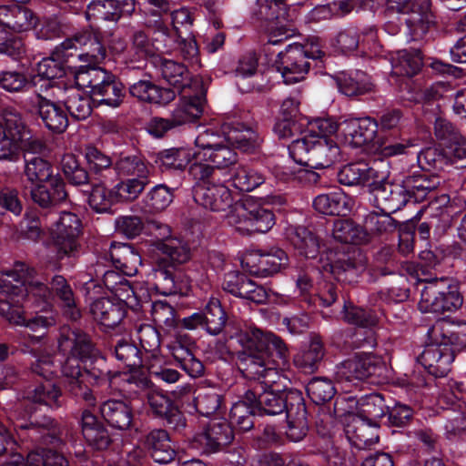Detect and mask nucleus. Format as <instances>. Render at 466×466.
Here are the masks:
<instances>
[{
    "mask_svg": "<svg viewBox=\"0 0 466 466\" xmlns=\"http://www.w3.org/2000/svg\"><path fill=\"white\" fill-rule=\"evenodd\" d=\"M151 317L154 323L170 337L178 339L180 324L177 322L174 308L163 300H157L151 305Z\"/></svg>",
    "mask_w": 466,
    "mask_h": 466,
    "instance_id": "obj_39",
    "label": "nucleus"
},
{
    "mask_svg": "<svg viewBox=\"0 0 466 466\" xmlns=\"http://www.w3.org/2000/svg\"><path fill=\"white\" fill-rule=\"evenodd\" d=\"M366 265L362 256L354 250L350 256L338 258L330 265V272L339 281L352 283L355 282L365 270Z\"/></svg>",
    "mask_w": 466,
    "mask_h": 466,
    "instance_id": "obj_35",
    "label": "nucleus"
},
{
    "mask_svg": "<svg viewBox=\"0 0 466 466\" xmlns=\"http://www.w3.org/2000/svg\"><path fill=\"white\" fill-rule=\"evenodd\" d=\"M90 207L97 213L108 211L112 205L118 203L114 187L106 188L103 184H96L92 187L88 197Z\"/></svg>",
    "mask_w": 466,
    "mask_h": 466,
    "instance_id": "obj_63",
    "label": "nucleus"
},
{
    "mask_svg": "<svg viewBox=\"0 0 466 466\" xmlns=\"http://www.w3.org/2000/svg\"><path fill=\"white\" fill-rule=\"evenodd\" d=\"M383 177V173H380L374 167H370L364 162L347 165L339 173V179L341 184L347 186L362 185L371 189Z\"/></svg>",
    "mask_w": 466,
    "mask_h": 466,
    "instance_id": "obj_28",
    "label": "nucleus"
},
{
    "mask_svg": "<svg viewBox=\"0 0 466 466\" xmlns=\"http://www.w3.org/2000/svg\"><path fill=\"white\" fill-rule=\"evenodd\" d=\"M227 223L241 234L265 233L274 226L275 217L270 210L245 199L227 215Z\"/></svg>",
    "mask_w": 466,
    "mask_h": 466,
    "instance_id": "obj_12",
    "label": "nucleus"
},
{
    "mask_svg": "<svg viewBox=\"0 0 466 466\" xmlns=\"http://www.w3.org/2000/svg\"><path fill=\"white\" fill-rule=\"evenodd\" d=\"M205 329L210 335L219 334L227 321L224 309L217 298H210L203 312Z\"/></svg>",
    "mask_w": 466,
    "mask_h": 466,
    "instance_id": "obj_56",
    "label": "nucleus"
},
{
    "mask_svg": "<svg viewBox=\"0 0 466 466\" xmlns=\"http://www.w3.org/2000/svg\"><path fill=\"white\" fill-rule=\"evenodd\" d=\"M159 70L164 79L174 87L179 89L187 85L188 72L183 64L163 59Z\"/></svg>",
    "mask_w": 466,
    "mask_h": 466,
    "instance_id": "obj_62",
    "label": "nucleus"
},
{
    "mask_svg": "<svg viewBox=\"0 0 466 466\" xmlns=\"http://www.w3.org/2000/svg\"><path fill=\"white\" fill-rule=\"evenodd\" d=\"M313 206L319 213L328 216L345 215L349 211L347 197L339 190L317 196Z\"/></svg>",
    "mask_w": 466,
    "mask_h": 466,
    "instance_id": "obj_49",
    "label": "nucleus"
},
{
    "mask_svg": "<svg viewBox=\"0 0 466 466\" xmlns=\"http://www.w3.org/2000/svg\"><path fill=\"white\" fill-rule=\"evenodd\" d=\"M422 66L420 53L417 49L400 50L391 58L392 73L396 76H412Z\"/></svg>",
    "mask_w": 466,
    "mask_h": 466,
    "instance_id": "obj_46",
    "label": "nucleus"
},
{
    "mask_svg": "<svg viewBox=\"0 0 466 466\" xmlns=\"http://www.w3.org/2000/svg\"><path fill=\"white\" fill-rule=\"evenodd\" d=\"M342 125L344 143L352 147H360L371 142L379 128L377 121L370 117L350 118Z\"/></svg>",
    "mask_w": 466,
    "mask_h": 466,
    "instance_id": "obj_24",
    "label": "nucleus"
},
{
    "mask_svg": "<svg viewBox=\"0 0 466 466\" xmlns=\"http://www.w3.org/2000/svg\"><path fill=\"white\" fill-rule=\"evenodd\" d=\"M90 313L93 319L105 329L116 327L126 316V308L122 302H116L115 299L101 298L90 305Z\"/></svg>",
    "mask_w": 466,
    "mask_h": 466,
    "instance_id": "obj_26",
    "label": "nucleus"
},
{
    "mask_svg": "<svg viewBox=\"0 0 466 466\" xmlns=\"http://www.w3.org/2000/svg\"><path fill=\"white\" fill-rule=\"evenodd\" d=\"M3 466H68V461L62 454L52 450L44 451L43 453L31 452L26 461L20 453L12 451Z\"/></svg>",
    "mask_w": 466,
    "mask_h": 466,
    "instance_id": "obj_34",
    "label": "nucleus"
},
{
    "mask_svg": "<svg viewBox=\"0 0 466 466\" xmlns=\"http://www.w3.org/2000/svg\"><path fill=\"white\" fill-rule=\"evenodd\" d=\"M108 72L96 66H80L75 74V83L79 90L88 89L92 96L94 90L96 89L106 79L109 77Z\"/></svg>",
    "mask_w": 466,
    "mask_h": 466,
    "instance_id": "obj_53",
    "label": "nucleus"
},
{
    "mask_svg": "<svg viewBox=\"0 0 466 466\" xmlns=\"http://www.w3.org/2000/svg\"><path fill=\"white\" fill-rule=\"evenodd\" d=\"M233 439V430L228 420L224 418H214L195 437V441L205 452L213 453L228 445Z\"/></svg>",
    "mask_w": 466,
    "mask_h": 466,
    "instance_id": "obj_19",
    "label": "nucleus"
},
{
    "mask_svg": "<svg viewBox=\"0 0 466 466\" xmlns=\"http://www.w3.org/2000/svg\"><path fill=\"white\" fill-rule=\"evenodd\" d=\"M135 11V0H96L86 9V19L117 21L121 15H130Z\"/></svg>",
    "mask_w": 466,
    "mask_h": 466,
    "instance_id": "obj_23",
    "label": "nucleus"
},
{
    "mask_svg": "<svg viewBox=\"0 0 466 466\" xmlns=\"http://www.w3.org/2000/svg\"><path fill=\"white\" fill-rule=\"evenodd\" d=\"M173 199L174 188L158 184L146 194L144 202L149 212H161L173 202Z\"/></svg>",
    "mask_w": 466,
    "mask_h": 466,
    "instance_id": "obj_58",
    "label": "nucleus"
},
{
    "mask_svg": "<svg viewBox=\"0 0 466 466\" xmlns=\"http://www.w3.org/2000/svg\"><path fill=\"white\" fill-rule=\"evenodd\" d=\"M339 130L338 122L332 117H319L308 124V130L301 137H314L319 140H334L332 136Z\"/></svg>",
    "mask_w": 466,
    "mask_h": 466,
    "instance_id": "obj_64",
    "label": "nucleus"
},
{
    "mask_svg": "<svg viewBox=\"0 0 466 466\" xmlns=\"http://www.w3.org/2000/svg\"><path fill=\"white\" fill-rule=\"evenodd\" d=\"M24 175L31 184V198L38 206L50 208L66 199L65 182L47 160L35 156L25 157Z\"/></svg>",
    "mask_w": 466,
    "mask_h": 466,
    "instance_id": "obj_4",
    "label": "nucleus"
},
{
    "mask_svg": "<svg viewBox=\"0 0 466 466\" xmlns=\"http://www.w3.org/2000/svg\"><path fill=\"white\" fill-rule=\"evenodd\" d=\"M131 96L137 99L155 104H165L173 99L174 94L161 88L149 80H139L129 87Z\"/></svg>",
    "mask_w": 466,
    "mask_h": 466,
    "instance_id": "obj_44",
    "label": "nucleus"
},
{
    "mask_svg": "<svg viewBox=\"0 0 466 466\" xmlns=\"http://www.w3.org/2000/svg\"><path fill=\"white\" fill-rule=\"evenodd\" d=\"M66 94L64 104L73 118L84 120L91 115L92 106L88 96L76 87L66 89Z\"/></svg>",
    "mask_w": 466,
    "mask_h": 466,
    "instance_id": "obj_51",
    "label": "nucleus"
},
{
    "mask_svg": "<svg viewBox=\"0 0 466 466\" xmlns=\"http://www.w3.org/2000/svg\"><path fill=\"white\" fill-rule=\"evenodd\" d=\"M378 422L346 416L345 434L349 441L358 449H366L378 442Z\"/></svg>",
    "mask_w": 466,
    "mask_h": 466,
    "instance_id": "obj_25",
    "label": "nucleus"
},
{
    "mask_svg": "<svg viewBox=\"0 0 466 466\" xmlns=\"http://www.w3.org/2000/svg\"><path fill=\"white\" fill-rule=\"evenodd\" d=\"M119 390L125 394L147 397L152 411L158 416L166 415L171 405L170 400L163 393L150 387L147 379L137 380L134 376L121 379Z\"/></svg>",
    "mask_w": 466,
    "mask_h": 466,
    "instance_id": "obj_20",
    "label": "nucleus"
},
{
    "mask_svg": "<svg viewBox=\"0 0 466 466\" xmlns=\"http://www.w3.org/2000/svg\"><path fill=\"white\" fill-rule=\"evenodd\" d=\"M288 264V256L282 249H277L268 254L259 255L257 268L250 269L254 274L268 276L277 273Z\"/></svg>",
    "mask_w": 466,
    "mask_h": 466,
    "instance_id": "obj_61",
    "label": "nucleus"
},
{
    "mask_svg": "<svg viewBox=\"0 0 466 466\" xmlns=\"http://www.w3.org/2000/svg\"><path fill=\"white\" fill-rule=\"evenodd\" d=\"M333 238L341 243L360 245L369 242L370 234L349 219H337L333 224Z\"/></svg>",
    "mask_w": 466,
    "mask_h": 466,
    "instance_id": "obj_45",
    "label": "nucleus"
},
{
    "mask_svg": "<svg viewBox=\"0 0 466 466\" xmlns=\"http://www.w3.org/2000/svg\"><path fill=\"white\" fill-rule=\"evenodd\" d=\"M58 58L76 57L81 62L95 65L106 56V49L96 33L86 30L68 37L55 48Z\"/></svg>",
    "mask_w": 466,
    "mask_h": 466,
    "instance_id": "obj_13",
    "label": "nucleus"
},
{
    "mask_svg": "<svg viewBox=\"0 0 466 466\" xmlns=\"http://www.w3.org/2000/svg\"><path fill=\"white\" fill-rule=\"evenodd\" d=\"M27 135L21 116L12 110L5 111L0 122V160L16 161Z\"/></svg>",
    "mask_w": 466,
    "mask_h": 466,
    "instance_id": "obj_14",
    "label": "nucleus"
},
{
    "mask_svg": "<svg viewBox=\"0 0 466 466\" xmlns=\"http://www.w3.org/2000/svg\"><path fill=\"white\" fill-rule=\"evenodd\" d=\"M10 300L0 301V314L10 323L25 327L33 332L46 329L56 323V318L49 311L48 305L31 297L29 303L14 294H5Z\"/></svg>",
    "mask_w": 466,
    "mask_h": 466,
    "instance_id": "obj_6",
    "label": "nucleus"
},
{
    "mask_svg": "<svg viewBox=\"0 0 466 466\" xmlns=\"http://www.w3.org/2000/svg\"><path fill=\"white\" fill-rule=\"evenodd\" d=\"M116 170L119 176L130 178L149 179L150 168L137 156L121 157L116 163Z\"/></svg>",
    "mask_w": 466,
    "mask_h": 466,
    "instance_id": "obj_57",
    "label": "nucleus"
},
{
    "mask_svg": "<svg viewBox=\"0 0 466 466\" xmlns=\"http://www.w3.org/2000/svg\"><path fill=\"white\" fill-rule=\"evenodd\" d=\"M0 292L14 294L25 299L26 303L32 297L44 305L52 296H56L68 318L76 319L80 317L72 289L63 276H55L48 289L35 278V270L24 263H17L12 270L0 273Z\"/></svg>",
    "mask_w": 466,
    "mask_h": 466,
    "instance_id": "obj_2",
    "label": "nucleus"
},
{
    "mask_svg": "<svg viewBox=\"0 0 466 466\" xmlns=\"http://www.w3.org/2000/svg\"><path fill=\"white\" fill-rule=\"evenodd\" d=\"M48 233L56 248L57 260L74 257L79 248L78 238L81 233V221L72 212L54 214L48 225Z\"/></svg>",
    "mask_w": 466,
    "mask_h": 466,
    "instance_id": "obj_11",
    "label": "nucleus"
},
{
    "mask_svg": "<svg viewBox=\"0 0 466 466\" xmlns=\"http://www.w3.org/2000/svg\"><path fill=\"white\" fill-rule=\"evenodd\" d=\"M236 339L242 347L239 353L238 369L249 380H260L259 388L272 390L285 387L273 364L278 358L283 365L288 361L289 350L281 339L273 333H263L260 329L248 327L241 329Z\"/></svg>",
    "mask_w": 466,
    "mask_h": 466,
    "instance_id": "obj_1",
    "label": "nucleus"
},
{
    "mask_svg": "<svg viewBox=\"0 0 466 466\" xmlns=\"http://www.w3.org/2000/svg\"><path fill=\"white\" fill-rule=\"evenodd\" d=\"M77 360L66 359L61 367L65 385L74 396L82 398L87 405L94 406L96 398L92 391L84 384V373L77 366Z\"/></svg>",
    "mask_w": 466,
    "mask_h": 466,
    "instance_id": "obj_29",
    "label": "nucleus"
},
{
    "mask_svg": "<svg viewBox=\"0 0 466 466\" xmlns=\"http://www.w3.org/2000/svg\"><path fill=\"white\" fill-rule=\"evenodd\" d=\"M339 91L348 96L363 95L372 89L370 77L362 71L342 73L337 78Z\"/></svg>",
    "mask_w": 466,
    "mask_h": 466,
    "instance_id": "obj_47",
    "label": "nucleus"
},
{
    "mask_svg": "<svg viewBox=\"0 0 466 466\" xmlns=\"http://www.w3.org/2000/svg\"><path fill=\"white\" fill-rule=\"evenodd\" d=\"M222 136L227 142L235 145L243 151H251L260 144L258 135L241 123L224 125Z\"/></svg>",
    "mask_w": 466,
    "mask_h": 466,
    "instance_id": "obj_36",
    "label": "nucleus"
},
{
    "mask_svg": "<svg viewBox=\"0 0 466 466\" xmlns=\"http://www.w3.org/2000/svg\"><path fill=\"white\" fill-rule=\"evenodd\" d=\"M46 96L35 94L27 99V107L30 112L40 116L45 126L51 131L62 133L68 126V118L63 107Z\"/></svg>",
    "mask_w": 466,
    "mask_h": 466,
    "instance_id": "obj_16",
    "label": "nucleus"
},
{
    "mask_svg": "<svg viewBox=\"0 0 466 466\" xmlns=\"http://www.w3.org/2000/svg\"><path fill=\"white\" fill-rule=\"evenodd\" d=\"M257 393L248 390L244 399L235 402L230 410V420L240 431H249L254 424L253 418L259 413V409L256 405Z\"/></svg>",
    "mask_w": 466,
    "mask_h": 466,
    "instance_id": "obj_32",
    "label": "nucleus"
},
{
    "mask_svg": "<svg viewBox=\"0 0 466 466\" xmlns=\"http://www.w3.org/2000/svg\"><path fill=\"white\" fill-rule=\"evenodd\" d=\"M104 420L119 431L128 430L132 425L133 412L129 405L120 400H108L100 406Z\"/></svg>",
    "mask_w": 466,
    "mask_h": 466,
    "instance_id": "obj_30",
    "label": "nucleus"
},
{
    "mask_svg": "<svg viewBox=\"0 0 466 466\" xmlns=\"http://www.w3.org/2000/svg\"><path fill=\"white\" fill-rule=\"evenodd\" d=\"M222 288L226 292L258 304L267 299V292L263 287L236 271H230L225 275Z\"/></svg>",
    "mask_w": 466,
    "mask_h": 466,
    "instance_id": "obj_22",
    "label": "nucleus"
},
{
    "mask_svg": "<svg viewBox=\"0 0 466 466\" xmlns=\"http://www.w3.org/2000/svg\"><path fill=\"white\" fill-rule=\"evenodd\" d=\"M189 174L196 181L193 198L206 209L218 212L229 208L232 196L229 188L214 176V168L200 164H191Z\"/></svg>",
    "mask_w": 466,
    "mask_h": 466,
    "instance_id": "obj_7",
    "label": "nucleus"
},
{
    "mask_svg": "<svg viewBox=\"0 0 466 466\" xmlns=\"http://www.w3.org/2000/svg\"><path fill=\"white\" fill-rule=\"evenodd\" d=\"M233 186L240 191L249 192L265 182V176L258 169L239 167L231 177Z\"/></svg>",
    "mask_w": 466,
    "mask_h": 466,
    "instance_id": "obj_59",
    "label": "nucleus"
},
{
    "mask_svg": "<svg viewBox=\"0 0 466 466\" xmlns=\"http://www.w3.org/2000/svg\"><path fill=\"white\" fill-rule=\"evenodd\" d=\"M276 66L288 85L304 79L309 69V63L305 58V50L297 43L289 45L284 51L279 53Z\"/></svg>",
    "mask_w": 466,
    "mask_h": 466,
    "instance_id": "obj_17",
    "label": "nucleus"
},
{
    "mask_svg": "<svg viewBox=\"0 0 466 466\" xmlns=\"http://www.w3.org/2000/svg\"><path fill=\"white\" fill-rule=\"evenodd\" d=\"M407 192L410 194V199L415 202L424 200L429 195H433L440 182L437 177H429L424 175L408 177L404 179Z\"/></svg>",
    "mask_w": 466,
    "mask_h": 466,
    "instance_id": "obj_55",
    "label": "nucleus"
},
{
    "mask_svg": "<svg viewBox=\"0 0 466 466\" xmlns=\"http://www.w3.org/2000/svg\"><path fill=\"white\" fill-rule=\"evenodd\" d=\"M58 349L64 356H67L66 359H76L80 369L83 365L85 374L91 383L100 385L108 381L112 387L120 379V375L116 374L108 380L107 370L102 369L105 360L96 357L88 336L81 331L64 328L58 340Z\"/></svg>",
    "mask_w": 466,
    "mask_h": 466,
    "instance_id": "obj_5",
    "label": "nucleus"
},
{
    "mask_svg": "<svg viewBox=\"0 0 466 466\" xmlns=\"http://www.w3.org/2000/svg\"><path fill=\"white\" fill-rule=\"evenodd\" d=\"M462 304L457 285L447 278L427 281L421 289L419 309L421 312H452Z\"/></svg>",
    "mask_w": 466,
    "mask_h": 466,
    "instance_id": "obj_10",
    "label": "nucleus"
},
{
    "mask_svg": "<svg viewBox=\"0 0 466 466\" xmlns=\"http://www.w3.org/2000/svg\"><path fill=\"white\" fill-rule=\"evenodd\" d=\"M92 96L100 105H106L110 107H118L123 102L125 96L124 86L114 79L109 74L108 79L94 90Z\"/></svg>",
    "mask_w": 466,
    "mask_h": 466,
    "instance_id": "obj_50",
    "label": "nucleus"
},
{
    "mask_svg": "<svg viewBox=\"0 0 466 466\" xmlns=\"http://www.w3.org/2000/svg\"><path fill=\"white\" fill-rule=\"evenodd\" d=\"M68 58H58L55 55V50L52 53L51 57L43 58L39 61L35 67L36 75L34 76V82L36 85L38 77L40 80H46L44 84L46 87H48L46 91L47 94L56 96V92H61L59 87H56L51 84V80L59 78L64 76L65 70L62 66V61H66Z\"/></svg>",
    "mask_w": 466,
    "mask_h": 466,
    "instance_id": "obj_37",
    "label": "nucleus"
},
{
    "mask_svg": "<svg viewBox=\"0 0 466 466\" xmlns=\"http://www.w3.org/2000/svg\"><path fill=\"white\" fill-rule=\"evenodd\" d=\"M386 405L383 397L379 393L365 395L356 400V410L350 411L348 417H360L371 422L378 420L385 415Z\"/></svg>",
    "mask_w": 466,
    "mask_h": 466,
    "instance_id": "obj_38",
    "label": "nucleus"
},
{
    "mask_svg": "<svg viewBox=\"0 0 466 466\" xmlns=\"http://www.w3.org/2000/svg\"><path fill=\"white\" fill-rule=\"evenodd\" d=\"M324 357L321 339L314 336L294 357L295 365L305 372L314 371Z\"/></svg>",
    "mask_w": 466,
    "mask_h": 466,
    "instance_id": "obj_43",
    "label": "nucleus"
},
{
    "mask_svg": "<svg viewBox=\"0 0 466 466\" xmlns=\"http://www.w3.org/2000/svg\"><path fill=\"white\" fill-rule=\"evenodd\" d=\"M204 97L202 96H183L171 112V117L177 127L190 123L200 117L203 113Z\"/></svg>",
    "mask_w": 466,
    "mask_h": 466,
    "instance_id": "obj_41",
    "label": "nucleus"
},
{
    "mask_svg": "<svg viewBox=\"0 0 466 466\" xmlns=\"http://www.w3.org/2000/svg\"><path fill=\"white\" fill-rule=\"evenodd\" d=\"M432 342L419 358L424 369L434 377H443L454 360V350L466 347V321L441 319L428 331Z\"/></svg>",
    "mask_w": 466,
    "mask_h": 466,
    "instance_id": "obj_3",
    "label": "nucleus"
},
{
    "mask_svg": "<svg viewBox=\"0 0 466 466\" xmlns=\"http://www.w3.org/2000/svg\"><path fill=\"white\" fill-rule=\"evenodd\" d=\"M286 431L287 437L291 441H301L308 431L307 410L301 393H291L289 396Z\"/></svg>",
    "mask_w": 466,
    "mask_h": 466,
    "instance_id": "obj_27",
    "label": "nucleus"
},
{
    "mask_svg": "<svg viewBox=\"0 0 466 466\" xmlns=\"http://www.w3.org/2000/svg\"><path fill=\"white\" fill-rule=\"evenodd\" d=\"M145 445L156 462L165 464L174 459L175 450L170 444L169 436L166 431L156 430L149 432Z\"/></svg>",
    "mask_w": 466,
    "mask_h": 466,
    "instance_id": "obj_40",
    "label": "nucleus"
},
{
    "mask_svg": "<svg viewBox=\"0 0 466 466\" xmlns=\"http://www.w3.org/2000/svg\"><path fill=\"white\" fill-rule=\"evenodd\" d=\"M153 247L167 256L173 264H184L191 258V249L188 244L177 238L166 241H156Z\"/></svg>",
    "mask_w": 466,
    "mask_h": 466,
    "instance_id": "obj_52",
    "label": "nucleus"
},
{
    "mask_svg": "<svg viewBox=\"0 0 466 466\" xmlns=\"http://www.w3.org/2000/svg\"><path fill=\"white\" fill-rule=\"evenodd\" d=\"M222 134L213 127H202L195 138V149L193 151L194 162L216 169H223L235 165L238 157L232 149Z\"/></svg>",
    "mask_w": 466,
    "mask_h": 466,
    "instance_id": "obj_8",
    "label": "nucleus"
},
{
    "mask_svg": "<svg viewBox=\"0 0 466 466\" xmlns=\"http://www.w3.org/2000/svg\"><path fill=\"white\" fill-rule=\"evenodd\" d=\"M109 256L115 267H116V264H120L126 258H128L129 264H125V275L129 277L137 274L138 267L141 266L142 263L140 255L132 246L126 243H111Z\"/></svg>",
    "mask_w": 466,
    "mask_h": 466,
    "instance_id": "obj_48",
    "label": "nucleus"
},
{
    "mask_svg": "<svg viewBox=\"0 0 466 466\" xmlns=\"http://www.w3.org/2000/svg\"><path fill=\"white\" fill-rule=\"evenodd\" d=\"M37 23V16L23 5L13 3L0 6V31L24 34L34 29Z\"/></svg>",
    "mask_w": 466,
    "mask_h": 466,
    "instance_id": "obj_21",
    "label": "nucleus"
},
{
    "mask_svg": "<svg viewBox=\"0 0 466 466\" xmlns=\"http://www.w3.org/2000/svg\"><path fill=\"white\" fill-rule=\"evenodd\" d=\"M290 157L297 164L309 168L323 169L340 158V148L335 140L299 137L289 146Z\"/></svg>",
    "mask_w": 466,
    "mask_h": 466,
    "instance_id": "obj_9",
    "label": "nucleus"
},
{
    "mask_svg": "<svg viewBox=\"0 0 466 466\" xmlns=\"http://www.w3.org/2000/svg\"><path fill=\"white\" fill-rule=\"evenodd\" d=\"M192 160L193 152L187 148H169L158 153L157 163L167 169H183Z\"/></svg>",
    "mask_w": 466,
    "mask_h": 466,
    "instance_id": "obj_60",
    "label": "nucleus"
},
{
    "mask_svg": "<svg viewBox=\"0 0 466 466\" xmlns=\"http://www.w3.org/2000/svg\"><path fill=\"white\" fill-rule=\"evenodd\" d=\"M157 36L151 42L147 34L143 30L134 31L131 42L132 49L135 51L137 59H144L149 55H153L155 51H162L166 47L167 42V28L162 25H158L157 31Z\"/></svg>",
    "mask_w": 466,
    "mask_h": 466,
    "instance_id": "obj_33",
    "label": "nucleus"
},
{
    "mask_svg": "<svg viewBox=\"0 0 466 466\" xmlns=\"http://www.w3.org/2000/svg\"><path fill=\"white\" fill-rule=\"evenodd\" d=\"M291 393H299L297 390H285L280 387L272 390H264L257 398L256 405L259 409V413L268 415H277L286 410L289 405V396Z\"/></svg>",
    "mask_w": 466,
    "mask_h": 466,
    "instance_id": "obj_31",
    "label": "nucleus"
},
{
    "mask_svg": "<svg viewBox=\"0 0 466 466\" xmlns=\"http://www.w3.org/2000/svg\"><path fill=\"white\" fill-rule=\"evenodd\" d=\"M62 392L60 389L51 382L37 385L27 392V399L32 402L57 409L62 405Z\"/></svg>",
    "mask_w": 466,
    "mask_h": 466,
    "instance_id": "obj_54",
    "label": "nucleus"
},
{
    "mask_svg": "<svg viewBox=\"0 0 466 466\" xmlns=\"http://www.w3.org/2000/svg\"><path fill=\"white\" fill-rule=\"evenodd\" d=\"M287 238L298 252L306 258H315L319 252V244L317 237L304 227H289Z\"/></svg>",
    "mask_w": 466,
    "mask_h": 466,
    "instance_id": "obj_42",
    "label": "nucleus"
},
{
    "mask_svg": "<svg viewBox=\"0 0 466 466\" xmlns=\"http://www.w3.org/2000/svg\"><path fill=\"white\" fill-rule=\"evenodd\" d=\"M374 199L379 208L385 213H393L400 210L410 199V194L407 192L404 179L398 182L382 180L372 188Z\"/></svg>",
    "mask_w": 466,
    "mask_h": 466,
    "instance_id": "obj_18",
    "label": "nucleus"
},
{
    "mask_svg": "<svg viewBox=\"0 0 466 466\" xmlns=\"http://www.w3.org/2000/svg\"><path fill=\"white\" fill-rule=\"evenodd\" d=\"M385 370L380 357L364 354L343 361L337 367V375L339 380L347 381L363 380L372 376L381 377Z\"/></svg>",
    "mask_w": 466,
    "mask_h": 466,
    "instance_id": "obj_15",
    "label": "nucleus"
}]
</instances>
